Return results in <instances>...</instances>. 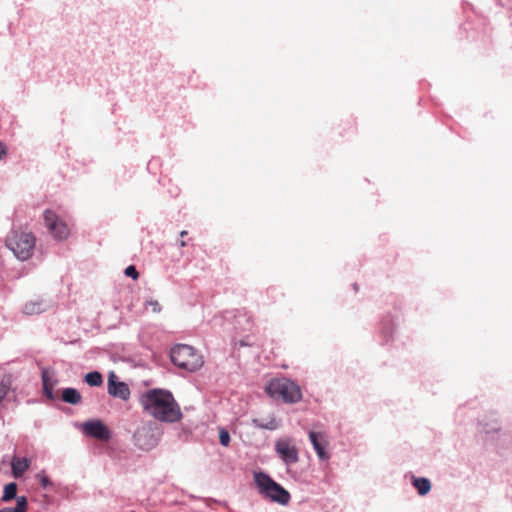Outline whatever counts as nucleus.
<instances>
[{"label":"nucleus","instance_id":"3","mask_svg":"<svg viewBox=\"0 0 512 512\" xmlns=\"http://www.w3.org/2000/svg\"><path fill=\"white\" fill-rule=\"evenodd\" d=\"M271 397L281 398L286 403H297L302 399V391L298 384L287 378L271 380L266 386Z\"/></svg>","mask_w":512,"mask_h":512},{"label":"nucleus","instance_id":"4","mask_svg":"<svg viewBox=\"0 0 512 512\" xmlns=\"http://www.w3.org/2000/svg\"><path fill=\"white\" fill-rule=\"evenodd\" d=\"M171 361L181 369L194 372L203 366V357L192 346L179 344L172 348Z\"/></svg>","mask_w":512,"mask_h":512},{"label":"nucleus","instance_id":"27","mask_svg":"<svg viewBox=\"0 0 512 512\" xmlns=\"http://www.w3.org/2000/svg\"><path fill=\"white\" fill-rule=\"evenodd\" d=\"M180 246H181V247H185V246H186V242H185L184 240H181V241H180Z\"/></svg>","mask_w":512,"mask_h":512},{"label":"nucleus","instance_id":"28","mask_svg":"<svg viewBox=\"0 0 512 512\" xmlns=\"http://www.w3.org/2000/svg\"><path fill=\"white\" fill-rule=\"evenodd\" d=\"M132 512H135V511H132Z\"/></svg>","mask_w":512,"mask_h":512},{"label":"nucleus","instance_id":"5","mask_svg":"<svg viewBox=\"0 0 512 512\" xmlns=\"http://www.w3.org/2000/svg\"><path fill=\"white\" fill-rule=\"evenodd\" d=\"M254 480L260 493L272 502H277L281 505L289 503L291 498L289 492L267 474L262 472L255 473Z\"/></svg>","mask_w":512,"mask_h":512},{"label":"nucleus","instance_id":"26","mask_svg":"<svg viewBox=\"0 0 512 512\" xmlns=\"http://www.w3.org/2000/svg\"><path fill=\"white\" fill-rule=\"evenodd\" d=\"M186 235H187V231L183 230V231H181V232H180V236H181V237H184V236H186Z\"/></svg>","mask_w":512,"mask_h":512},{"label":"nucleus","instance_id":"8","mask_svg":"<svg viewBox=\"0 0 512 512\" xmlns=\"http://www.w3.org/2000/svg\"><path fill=\"white\" fill-rule=\"evenodd\" d=\"M135 445L142 450H151L157 445L158 439L151 425H145L134 433Z\"/></svg>","mask_w":512,"mask_h":512},{"label":"nucleus","instance_id":"23","mask_svg":"<svg viewBox=\"0 0 512 512\" xmlns=\"http://www.w3.org/2000/svg\"><path fill=\"white\" fill-rule=\"evenodd\" d=\"M125 275L133 278L134 280L138 279L139 277V273L133 265H130L125 269Z\"/></svg>","mask_w":512,"mask_h":512},{"label":"nucleus","instance_id":"24","mask_svg":"<svg viewBox=\"0 0 512 512\" xmlns=\"http://www.w3.org/2000/svg\"><path fill=\"white\" fill-rule=\"evenodd\" d=\"M37 477L39 478L43 488H47L49 485H51V481L45 474H38Z\"/></svg>","mask_w":512,"mask_h":512},{"label":"nucleus","instance_id":"1","mask_svg":"<svg viewBox=\"0 0 512 512\" xmlns=\"http://www.w3.org/2000/svg\"><path fill=\"white\" fill-rule=\"evenodd\" d=\"M146 413L158 421L175 423L182 419L179 404L171 392L164 389H151L145 392L140 399Z\"/></svg>","mask_w":512,"mask_h":512},{"label":"nucleus","instance_id":"7","mask_svg":"<svg viewBox=\"0 0 512 512\" xmlns=\"http://www.w3.org/2000/svg\"><path fill=\"white\" fill-rule=\"evenodd\" d=\"M44 223L48 230L53 234L54 238L63 240L70 234V229L66 222L61 220L57 214L47 209L43 213Z\"/></svg>","mask_w":512,"mask_h":512},{"label":"nucleus","instance_id":"15","mask_svg":"<svg viewBox=\"0 0 512 512\" xmlns=\"http://www.w3.org/2000/svg\"><path fill=\"white\" fill-rule=\"evenodd\" d=\"M62 400L69 404H79L81 402V395L75 388H65L62 391Z\"/></svg>","mask_w":512,"mask_h":512},{"label":"nucleus","instance_id":"16","mask_svg":"<svg viewBox=\"0 0 512 512\" xmlns=\"http://www.w3.org/2000/svg\"><path fill=\"white\" fill-rule=\"evenodd\" d=\"M412 484L421 496L426 495L431 489V483L427 478L413 477Z\"/></svg>","mask_w":512,"mask_h":512},{"label":"nucleus","instance_id":"9","mask_svg":"<svg viewBox=\"0 0 512 512\" xmlns=\"http://www.w3.org/2000/svg\"><path fill=\"white\" fill-rule=\"evenodd\" d=\"M308 436L318 458L322 461L329 460L330 453L327 450L329 446L327 433L324 431H309Z\"/></svg>","mask_w":512,"mask_h":512},{"label":"nucleus","instance_id":"19","mask_svg":"<svg viewBox=\"0 0 512 512\" xmlns=\"http://www.w3.org/2000/svg\"><path fill=\"white\" fill-rule=\"evenodd\" d=\"M85 382L89 386H101L103 383V377L101 373L97 371L89 372L85 375Z\"/></svg>","mask_w":512,"mask_h":512},{"label":"nucleus","instance_id":"13","mask_svg":"<svg viewBox=\"0 0 512 512\" xmlns=\"http://www.w3.org/2000/svg\"><path fill=\"white\" fill-rule=\"evenodd\" d=\"M42 382L45 395L48 398H53V388L55 381L53 380L52 375L48 369H44L42 371Z\"/></svg>","mask_w":512,"mask_h":512},{"label":"nucleus","instance_id":"11","mask_svg":"<svg viewBox=\"0 0 512 512\" xmlns=\"http://www.w3.org/2000/svg\"><path fill=\"white\" fill-rule=\"evenodd\" d=\"M108 393L122 400H127L130 397V389L124 382H119L114 373L108 376Z\"/></svg>","mask_w":512,"mask_h":512},{"label":"nucleus","instance_id":"21","mask_svg":"<svg viewBox=\"0 0 512 512\" xmlns=\"http://www.w3.org/2000/svg\"><path fill=\"white\" fill-rule=\"evenodd\" d=\"M146 309H151L153 313H158L161 311V306L159 302L155 299L147 300L145 303Z\"/></svg>","mask_w":512,"mask_h":512},{"label":"nucleus","instance_id":"22","mask_svg":"<svg viewBox=\"0 0 512 512\" xmlns=\"http://www.w3.org/2000/svg\"><path fill=\"white\" fill-rule=\"evenodd\" d=\"M219 441L221 445L227 447L230 443V435L228 431L221 429L219 432Z\"/></svg>","mask_w":512,"mask_h":512},{"label":"nucleus","instance_id":"17","mask_svg":"<svg viewBox=\"0 0 512 512\" xmlns=\"http://www.w3.org/2000/svg\"><path fill=\"white\" fill-rule=\"evenodd\" d=\"M17 484L14 482L8 483L4 486L3 495L1 497L2 502H9L12 499H17Z\"/></svg>","mask_w":512,"mask_h":512},{"label":"nucleus","instance_id":"12","mask_svg":"<svg viewBox=\"0 0 512 512\" xmlns=\"http://www.w3.org/2000/svg\"><path fill=\"white\" fill-rule=\"evenodd\" d=\"M30 466V461L27 458H20L14 456L11 461V468L15 478L22 477L23 474Z\"/></svg>","mask_w":512,"mask_h":512},{"label":"nucleus","instance_id":"20","mask_svg":"<svg viewBox=\"0 0 512 512\" xmlns=\"http://www.w3.org/2000/svg\"><path fill=\"white\" fill-rule=\"evenodd\" d=\"M254 423L263 429L268 430H276L279 427V423L274 417H271L267 422H262L260 420H254Z\"/></svg>","mask_w":512,"mask_h":512},{"label":"nucleus","instance_id":"25","mask_svg":"<svg viewBox=\"0 0 512 512\" xmlns=\"http://www.w3.org/2000/svg\"><path fill=\"white\" fill-rule=\"evenodd\" d=\"M6 155V148L4 144L0 141V160Z\"/></svg>","mask_w":512,"mask_h":512},{"label":"nucleus","instance_id":"10","mask_svg":"<svg viewBox=\"0 0 512 512\" xmlns=\"http://www.w3.org/2000/svg\"><path fill=\"white\" fill-rule=\"evenodd\" d=\"M83 432L101 441H108L111 437L109 429L100 420L86 421L82 425Z\"/></svg>","mask_w":512,"mask_h":512},{"label":"nucleus","instance_id":"18","mask_svg":"<svg viewBox=\"0 0 512 512\" xmlns=\"http://www.w3.org/2000/svg\"><path fill=\"white\" fill-rule=\"evenodd\" d=\"M28 508V500L25 496L17 497V504L14 508H3L0 512H26Z\"/></svg>","mask_w":512,"mask_h":512},{"label":"nucleus","instance_id":"2","mask_svg":"<svg viewBox=\"0 0 512 512\" xmlns=\"http://www.w3.org/2000/svg\"><path fill=\"white\" fill-rule=\"evenodd\" d=\"M5 244L18 259L25 261L33 255L36 238L31 232L13 229L7 235Z\"/></svg>","mask_w":512,"mask_h":512},{"label":"nucleus","instance_id":"14","mask_svg":"<svg viewBox=\"0 0 512 512\" xmlns=\"http://www.w3.org/2000/svg\"><path fill=\"white\" fill-rule=\"evenodd\" d=\"M46 308L47 305L44 301H30L25 304L23 312L27 315H34L44 312Z\"/></svg>","mask_w":512,"mask_h":512},{"label":"nucleus","instance_id":"6","mask_svg":"<svg viewBox=\"0 0 512 512\" xmlns=\"http://www.w3.org/2000/svg\"><path fill=\"white\" fill-rule=\"evenodd\" d=\"M275 452L286 465L299 461V452L291 438H280L275 441Z\"/></svg>","mask_w":512,"mask_h":512}]
</instances>
